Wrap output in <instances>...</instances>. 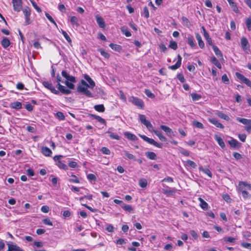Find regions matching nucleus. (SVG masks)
<instances>
[{
  "label": "nucleus",
  "mask_w": 251,
  "mask_h": 251,
  "mask_svg": "<svg viewBox=\"0 0 251 251\" xmlns=\"http://www.w3.org/2000/svg\"><path fill=\"white\" fill-rule=\"evenodd\" d=\"M61 75L63 77L66 79L64 83L65 84L67 87L69 89H74L75 88V85L74 83L76 82L75 77L69 75L67 72L65 70L62 71Z\"/></svg>",
  "instance_id": "obj_1"
},
{
  "label": "nucleus",
  "mask_w": 251,
  "mask_h": 251,
  "mask_svg": "<svg viewBox=\"0 0 251 251\" xmlns=\"http://www.w3.org/2000/svg\"><path fill=\"white\" fill-rule=\"evenodd\" d=\"M251 191V184L246 182L241 181L239 183V190L242 193V195L244 199H247L251 197L249 193L245 190V188Z\"/></svg>",
  "instance_id": "obj_3"
},
{
  "label": "nucleus",
  "mask_w": 251,
  "mask_h": 251,
  "mask_svg": "<svg viewBox=\"0 0 251 251\" xmlns=\"http://www.w3.org/2000/svg\"><path fill=\"white\" fill-rule=\"evenodd\" d=\"M125 156L128 159L130 160H135V157L132 154H131L127 152V151H124Z\"/></svg>",
  "instance_id": "obj_43"
},
{
  "label": "nucleus",
  "mask_w": 251,
  "mask_h": 251,
  "mask_svg": "<svg viewBox=\"0 0 251 251\" xmlns=\"http://www.w3.org/2000/svg\"><path fill=\"white\" fill-rule=\"evenodd\" d=\"M217 115L219 118L224 119L226 121H228L230 120V118L227 115L223 113L222 112H218Z\"/></svg>",
  "instance_id": "obj_34"
},
{
  "label": "nucleus",
  "mask_w": 251,
  "mask_h": 251,
  "mask_svg": "<svg viewBox=\"0 0 251 251\" xmlns=\"http://www.w3.org/2000/svg\"><path fill=\"white\" fill-rule=\"evenodd\" d=\"M98 50L100 52L101 55L105 58H108L109 57V54L108 52L105 51L103 49H100Z\"/></svg>",
  "instance_id": "obj_48"
},
{
  "label": "nucleus",
  "mask_w": 251,
  "mask_h": 251,
  "mask_svg": "<svg viewBox=\"0 0 251 251\" xmlns=\"http://www.w3.org/2000/svg\"><path fill=\"white\" fill-rule=\"evenodd\" d=\"M56 116L58 119L60 120H64L65 119V116L63 113L61 112H57L56 113Z\"/></svg>",
  "instance_id": "obj_56"
},
{
  "label": "nucleus",
  "mask_w": 251,
  "mask_h": 251,
  "mask_svg": "<svg viewBox=\"0 0 251 251\" xmlns=\"http://www.w3.org/2000/svg\"><path fill=\"white\" fill-rule=\"evenodd\" d=\"M89 88V85L84 80H81L79 84L77 86V91L79 93H82L86 96L89 98L93 97L92 93L88 89Z\"/></svg>",
  "instance_id": "obj_2"
},
{
  "label": "nucleus",
  "mask_w": 251,
  "mask_h": 251,
  "mask_svg": "<svg viewBox=\"0 0 251 251\" xmlns=\"http://www.w3.org/2000/svg\"><path fill=\"white\" fill-rule=\"evenodd\" d=\"M87 179L90 181H96L97 179L96 176L93 174H89L87 175Z\"/></svg>",
  "instance_id": "obj_44"
},
{
  "label": "nucleus",
  "mask_w": 251,
  "mask_h": 251,
  "mask_svg": "<svg viewBox=\"0 0 251 251\" xmlns=\"http://www.w3.org/2000/svg\"><path fill=\"white\" fill-rule=\"evenodd\" d=\"M41 152L46 156H50L52 154V151L47 147H42Z\"/></svg>",
  "instance_id": "obj_16"
},
{
  "label": "nucleus",
  "mask_w": 251,
  "mask_h": 251,
  "mask_svg": "<svg viewBox=\"0 0 251 251\" xmlns=\"http://www.w3.org/2000/svg\"><path fill=\"white\" fill-rule=\"evenodd\" d=\"M210 61L211 62L215 65L218 68L221 69L222 68V65L221 64L220 62L218 61V60L215 57V56H212L210 58Z\"/></svg>",
  "instance_id": "obj_20"
},
{
  "label": "nucleus",
  "mask_w": 251,
  "mask_h": 251,
  "mask_svg": "<svg viewBox=\"0 0 251 251\" xmlns=\"http://www.w3.org/2000/svg\"><path fill=\"white\" fill-rule=\"evenodd\" d=\"M1 44L3 48L6 49L9 46L10 42L7 37H4L1 41Z\"/></svg>",
  "instance_id": "obj_27"
},
{
  "label": "nucleus",
  "mask_w": 251,
  "mask_h": 251,
  "mask_svg": "<svg viewBox=\"0 0 251 251\" xmlns=\"http://www.w3.org/2000/svg\"><path fill=\"white\" fill-rule=\"evenodd\" d=\"M139 118L141 123L145 126L149 130L153 129V126L152 124L150 121L146 120V116L144 115L139 114Z\"/></svg>",
  "instance_id": "obj_5"
},
{
  "label": "nucleus",
  "mask_w": 251,
  "mask_h": 251,
  "mask_svg": "<svg viewBox=\"0 0 251 251\" xmlns=\"http://www.w3.org/2000/svg\"><path fill=\"white\" fill-rule=\"evenodd\" d=\"M199 169L200 171L202 172L203 173L207 175L210 178L212 176V174L211 171L207 168H204L202 166L199 167Z\"/></svg>",
  "instance_id": "obj_24"
},
{
  "label": "nucleus",
  "mask_w": 251,
  "mask_h": 251,
  "mask_svg": "<svg viewBox=\"0 0 251 251\" xmlns=\"http://www.w3.org/2000/svg\"><path fill=\"white\" fill-rule=\"evenodd\" d=\"M125 211L129 213H133L134 210L132 206L130 205L126 204L125 203L122 207Z\"/></svg>",
  "instance_id": "obj_33"
},
{
  "label": "nucleus",
  "mask_w": 251,
  "mask_h": 251,
  "mask_svg": "<svg viewBox=\"0 0 251 251\" xmlns=\"http://www.w3.org/2000/svg\"><path fill=\"white\" fill-rule=\"evenodd\" d=\"M208 121L213 124L214 126H215L217 127L220 128H224V126L219 123L216 119L215 118H210L208 119Z\"/></svg>",
  "instance_id": "obj_15"
},
{
  "label": "nucleus",
  "mask_w": 251,
  "mask_h": 251,
  "mask_svg": "<svg viewBox=\"0 0 251 251\" xmlns=\"http://www.w3.org/2000/svg\"><path fill=\"white\" fill-rule=\"evenodd\" d=\"M109 47L113 50L120 52L122 50V47L121 46L114 44L113 43H111L109 45Z\"/></svg>",
  "instance_id": "obj_36"
},
{
  "label": "nucleus",
  "mask_w": 251,
  "mask_h": 251,
  "mask_svg": "<svg viewBox=\"0 0 251 251\" xmlns=\"http://www.w3.org/2000/svg\"><path fill=\"white\" fill-rule=\"evenodd\" d=\"M108 132L110 134L109 136L111 138L116 140H119L120 139V136L117 134H115L112 132H110L109 131H108Z\"/></svg>",
  "instance_id": "obj_58"
},
{
  "label": "nucleus",
  "mask_w": 251,
  "mask_h": 251,
  "mask_svg": "<svg viewBox=\"0 0 251 251\" xmlns=\"http://www.w3.org/2000/svg\"><path fill=\"white\" fill-rule=\"evenodd\" d=\"M57 166L59 168L62 169L64 170L68 169V166L61 161H58L57 162Z\"/></svg>",
  "instance_id": "obj_45"
},
{
  "label": "nucleus",
  "mask_w": 251,
  "mask_h": 251,
  "mask_svg": "<svg viewBox=\"0 0 251 251\" xmlns=\"http://www.w3.org/2000/svg\"><path fill=\"white\" fill-rule=\"evenodd\" d=\"M61 33L63 34L64 38H65V39L68 41V43H70L72 42V40H71V38L70 37L69 35L67 34V33L65 31L62 29Z\"/></svg>",
  "instance_id": "obj_42"
},
{
  "label": "nucleus",
  "mask_w": 251,
  "mask_h": 251,
  "mask_svg": "<svg viewBox=\"0 0 251 251\" xmlns=\"http://www.w3.org/2000/svg\"><path fill=\"white\" fill-rule=\"evenodd\" d=\"M10 107L11 108L15 109L17 110L20 109L22 107V103L19 101H15L12 102L10 104Z\"/></svg>",
  "instance_id": "obj_25"
},
{
  "label": "nucleus",
  "mask_w": 251,
  "mask_h": 251,
  "mask_svg": "<svg viewBox=\"0 0 251 251\" xmlns=\"http://www.w3.org/2000/svg\"><path fill=\"white\" fill-rule=\"evenodd\" d=\"M160 128L164 131L167 134L168 133H171L172 132V129L168 126H166L165 125L160 126Z\"/></svg>",
  "instance_id": "obj_41"
},
{
  "label": "nucleus",
  "mask_w": 251,
  "mask_h": 251,
  "mask_svg": "<svg viewBox=\"0 0 251 251\" xmlns=\"http://www.w3.org/2000/svg\"><path fill=\"white\" fill-rule=\"evenodd\" d=\"M241 44L243 50L246 51L249 48V44L248 40L245 37H242L241 39Z\"/></svg>",
  "instance_id": "obj_14"
},
{
  "label": "nucleus",
  "mask_w": 251,
  "mask_h": 251,
  "mask_svg": "<svg viewBox=\"0 0 251 251\" xmlns=\"http://www.w3.org/2000/svg\"><path fill=\"white\" fill-rule=\"evenodd\" d=\"M56 87L58 90L64 94L68 95L71 93V91L68 89L64 86L62 85L60 83H57L56 84Z\"/></svg>",
  "instance_id": "obj_12"
},
{
  "label": "nucleus",
  "mask_w": 251,
  "mask_h": 251,
  "mask_svg": "<svg viewBox=\"0 0 251 251\" xmlns=\"http://www.w3.org/2000/svg\"><path fill=\"white\" fill-rule=\"evenodd\" d=\"M7 244L8 245L7 251H25L15 244L10 242L8 243Z\"/></svg>",
  "instance_id": "obj_11"
},
{
  "label": "nucleus",
  "mask_w": 251,
  "mask_h": 251,
  "mask_svg": "<svg viewBox=\"0 0 251 251\" xmlns=\"http://www.w3.org/2000/svg\"><path fill=\"white\" fill-rule=\"evenodd\" d=\"M229 144L231 147L236 148L238 147L239 145V143L236 139H232L228 141Z\"/></svg>",
  "instance_id": "obj_38"
},
{
  "label": "nucleus",
  "mask_w": 251,
  "mask_h": 251,
  "mask_svg": "<svg viewBox=\"0 0 251 251\" xmlns=\"http://www.w3.org/2000/svg\"><path fill=\"white\" fill-rule=\"evenodd\" d=\"M169 47L171 49L175 50L177 48V45L175 41H171L170 43Z\"/></svg>",
  "instance_id": "obj_59"
},
{
  "label": "nucleus",
  "mask_w": 251,
  "mask_h": 251,
  "mask_svg": "<svg viewBox=\"0 0 251 251\" xmlns=\"http://www.w3.org/2000/svg\"><path fill=\"white\" fill-rule=\"evenodd\" d=\"M95 18L99 26L101 28H104L105 26V24L103 19L99 15H96Z\"/></svg>",
  "instance_id": "obj_13"
},
{
  "label": "nucleus",
  "mask_w": 251,
  "mask_h": 251,
  "mask_svg": "<svg viewBox=\"0 0 251 251\" xmlns=\"http://www.w3.org/2000/svg\"><path fill=\"white\" fill-rule=\"evenodd\" d=\"M91 116L92 117H93L94 119L97 120L98 121H99L101 124H105V123H106L105 120L99 116H97V115H94V114H91Z\"/></svg>",
  "instance_id": "obj_39"
},
{
  "label": "nucleus",
  "mask_w": 251,
  "mask_h": 251,
  "mask_svg": "<svg viewBox=\"0 0 251 251\" xmlns=\"http://www.w3.org/2000/svg\"><path fill=\"white\" fill-rule=\"evenodd\" d=\"M199 200L200 201V206L203 210H206L208 209V204L201 198H199Z\"/></svg>",
  "instance_id": "obj_32"
},
{
  "label": "nucleus",
  "mask_w": 251,
  "mask_h": 251,
  "mask_svg": "<svg viewBox=\"0 0 251 251\" xmlns=\"http://www.w3.org/2000/svg\"><path fill=\"white\" fill-rule=\"evenodd\" d=\"M145 92L146 95L150 98H154L155 97V95L149 90H145Z\"/></svg>",
  "instance_id": "obj_61"
},
{
  "label": "nucleus",
  "mask_w": 251,
  "mask_h": 251,
  "mask_svg": "<svg viewBox=\"0 0 251 251\" xmlns=\"http://www.w3.org/2000/svg\"><path fill=\"white\" fill-rule=\"evenodd\" d=\"M181 65L178 62H176L174 65L169 66V69L172 70H176L180 67Z\"/></svg>",
  "instance_id": "obj_54"
},
{
  "label": "nucleus",
  "mask_w": 251,
  "mask_h": 251,
  "mask_svg": "<svg viewBox=\"0 0 251 251\" xmlns=\"http://www.w3.org/2000/svg\"><path fill=\"white\" fill-rule=\"evenodd\" d=\"M94 108L99 112H103L105 111L104 105L102 104L96 105L94 106Z\"/></svg>",
  "instance_id": "obj_31"
},
{
  "label": "nucleus",
  "mask_w": 251,
  "mask_h": 251,
  "mask_svg": "<svg viewBox=\"0 0 251 251\" xmlns=\"http://www.w3.org/2000/svg\"><path fill=\"white\" fill-rule=\"evenodd\" d=\"M227 1L229 3V5L232 8L233 10L236 13H238V8L236 3L234 2L233 0H227Z\"/></svg>",
  "instance_id": "obj_28"
},
{
  "label": "nucleus",
  "mask_w": 251,
  "mask_h": 251,
  "mask_svg": "<svg viewBox=\"0 0 251 251\" xmlns=\"http://www.w3.org/2000/svg\"><path fill=\"white\" fill-rule=\"evenodd\" d=\"M124 135L128 139H129L131 141H136L138 139L137 137L135 135H134L129 132H128V131H126L125 132H124Z\"/></svg>",
  "instance_id": "obj_17"
},
{
  "label": "nucleus",
  "mask_w": 251,
  "mask_h": 251,
  "mask_svg": "<svg viewBox=\"0 0 251 251\" xmlns=\"http://www.w3.org/2000/svg\"><path fill=\"white\" fill-rule=\"evenodd\" d=\"M139 185L142 188H145L147 185V181L145 179H141L139 180Z\"/></svg>",
  "instance_id": "obj_49"
},
{
  "label": "nucleus",
  "mask_w": 251,
  "mask_h": 251,
  "mask_svg": "<svg viewBox=\"0 0 251 251\" xmlns=\"http://www.w3.org/2000/svg\"><path fill=\"white\" fill-rule=\"evenodd\" d=\"M214 138L216 140V141L217 142L218 145L222 149H224L225 147V143H224L223 139L221 137L217 135H215Z\"/></svg>",
  "instance_id": "obj_18"
},
{
  "label": "nucleus",
  "mask_w": 251,
  "mask_h": 251,
  "mask_svg": "<svg viewBox=\"0 0 251 251\" xmlns=\"http://www.w3.org/2000/svg\"><path fill=\"white\" fill-rule=\"evenodd\" d=\"M222 81L225 84L229 83V80L226 74H224L222 76Z\"/></svg>",
  "instance_id": "obj_50"
},
{
  "label": "nucleus",
  "mask_w": 251,
  "mask_h": 251,
  "mask_svg": "<svg viewBox=\"0 0 251 251\" xmlns=\"http://www.w3.org/2000/svg\"><path fill=\"white\" fill-rule=\"evenodd\" d=\"M236 120L239 122H240L246 126L248 124H249V123H250V122L251 121V120H250V119L242 118H240V117H238L236 119Z\"/></svg>",
  "instance_id": "obj_35"
},
{
  "label": "nucleus",
  "mask_w": 251,
  "mask_h": 251,
  "mask_svg": "<svg viewBox=\"0 0 251 251\" xmlns=\"http://www.w3.org/2000/svg\"><path fill=\"white\" fill-rule=\"evenodd\" d=\"M163 193L168 196H174L176 192V189L175 188H170L167 186L165 189L162 190Z\"/></svg>",
  "instance_id": "obj_10"
},
{
  "label": "nucleus",
  "mask_w": 251,
  "mask_h": 251,
  "mask_svg": "<svg viewBox=\"0 0 251 251\" xmlns=\"http://www.w3.org/2000/svg\"><path fill=\"white\" fill-rule=\"evenodd\" d=\"M188 44L192 47L194 48L196 46V45L194 43V39L193 36L191 35H189L187 38Z\"/></svg>",
  "instance_id": "obj_30"
},
{
  "label": "nucleus",
  "mask_w": 251,
  "mask_h": 251,
  "mask_svg": "<svg viewBox=\"0 0 251 251\" xmlns=\"http://www.w3.org/2000/svg\"><path fill=\"white\" fill-rule=\"evenodd\" d=\"M235 75L237 78L240 79L242 82L246 84L248 86L251 88V81H250L249 79L246 77L242 74L238 72L235 73Z\"/></svg>",
  "instance_id": "obj_7"
},
{
  "label": "nucleus",
  "mask_w": 251,
  "mask_h": 251,
  "mask_svg": "<svg viewBox=\"0 0 251 251\" xmlns=\"http://www.w3.org/2000/svg\"><path fill=\"white\" fill-rule=\"evenodd\" d=\"M12 2L14 11L20 12L23 7L22 0H12Z\"/></svg>",
  "instance_id": "obj_9"
},
{
  "label": "nucleus",
  "mask_w": 251,
  "mask_h": 251,
  "mask_svg": "<svg viewBox=\"0 0 251 251\" xmlns=\"http://www.w3.org/2000/svg\"><path fill=\"white\" fill-rule=\"evenodd\" d=\"M182 24L187 27H189L191 25L189 20L184 16L182 17Z\"/></svg>",
  "instance_id": "obj_40"
},
{
  "label": "nucleus",
  "mask_w": 251,
  "mask_h": 251,
  "mask_svg": "<svg viewBox=\"0 0 251 251\" xmlns=\"http://www.w3.org/2000/svg\"><path fill=\"white\" fill-rule=\"evenodd\" d=\"M129 101L139 108H144V104L143 100L137 97L131 96L129 98Z\"/></svg>",
  "instance_id": "obj_4"
},
{
  "label": "nucleus",
  "mask_w": 251,
  "mask_h": 251,
  "mask_svg": "<svg viewBox=\"0 0 251 251\" xmlns=\"http://www.w3.org/2000/svg\"><path fill=\"white\" fill-rule=\"evenodd\" d=\"M153 131L155 134L158 136L160 140L161 141L166 142L167 141V138L164 135H163L161 131L156 130H153Z\"/></svg>",
  "instance_id": "obj_19"
},
{
  "label": "nucleus",
  "mask_w": 251,
  "mask_h": 251,
  "mask_svg": "<svg viewBox=\"0 0 251 251\" xmlns=\"http://www.w3.org/2000/svg\"><path fill=\"white\" fill-rule=\"evenodd\" d=\"M71 176L72 177H73V178H71V179H69V181L70 182L75 183H79V179L77 178V177L75 175H72Z\"/></svg>",
  "instance_id": "obj_52"
},
{
  "label": "nucleus",
  "mask_w": 251,
  "mask_h": 251,
  "mask_svg": "<svg viewBox=\"0 0 251 251\" xmlns=\"http://www.w3.org/2000/svg\"><path fill=\"white\" fill-rule=\"evenodd\" d=\"M70 21L72 24L75 25L76 26H78L79 25V24L78 23V19L76 17H71Z\"/></svg>",
  "instance_id": "obj_37"
},
{
  "label": "nucleus",
  "mask_w": 251,
  "mask_h": 251,
  "mask_svg": "<svg viewBox=\"0 0 251 251\" xmlns=\"http://www.w3.org/2000/svg\"><path fill=\"white\" fill-rule=\"evenodd\" d=\"M146 156L148 158L151 160H155L157 158L156 154L154 152L151 151L146 152Z\"/></svg>",
  "instance_id": "obj_29"
},
{
  "label": "nucleus",
  "mask_w": 251,
  "mask_h": 251,
  "mask_svg": "<svg viewBox=\"0 0 251 251\" xmlns=\"http://www.w3.org/2000/svg\"><path fill=\"white\" fill-rule=\"evenodd\" d=\"M23 13L25 17H28L30 16V10L28 8H25L23 10Z\"/></svg>",
  "instance_id": "obj_62"
},
{
  "label": "nucleus",
  "mask_w": 251,
  "mask_h": 251,
  "mask_svg": "<svg viewBox=\"0 0 251 251\" xmlns=\"http://www.w3.org/2000/svg\"><path fill=\"white\" fill-rule=\"evenodd\" d=\"M140 136L145 141L147 142L148 143L158 148H162V144H159L155 141L153 139L150 138L145 135H140Z\"/></svg>",
  "instance_id": "obj_6"
},
{
  "label": "nucleus",
  "mask_w": 251,
  "mask_h": 251,
  "mask_svg": "<svg viewBox=\"0 0 251 251\" xmlns=\"http://www.w3.org/2000/svg\"><path fill=\"white\" fill-rule=\"evenodd\" d=\"M41 210L42 212L47 213H48L50 210V208L47 205H44L42 206L41 208Z\"/></svg>",
  "instance_id": "obj_64"
},
{
  "label": "nucleus",
  "mask_w": 251,
  "mask_h": 251,
  "mask_svg": "<svg viewBox=\"0 0 251 251\" xmlns=\"http://www.w3.org/2000/svg\"><path fill=\"white\" fill-rule=\"evenodd\" d=\"M186 163L187 166H190L191 168H196L197 167V164L196 163L192 160H187L186 161Z\"/></svg>",
  "instance_id": "obj_46"
},
{
  "label": "nucleus",
  "mask_w": 251,
  "mask_h": 251,
  "mask_svg": "<svg viewBox=\"0 0 251 251\" xmlns=\"http://www.w3.org/2000/svg\"><path fill=\"white\" fill-rule=\"evenodd\" d=\"M213 50L215 53V54L220 58V59L224 60L223 57V54L221 50L219 49V48L216 46H213Z\"/></svg>",
  "instance_id": "obj_22"
},
{
  "label": "nucleus",
  "mask_w": 251,
  "mask_h": 251,
  "mask_svg": "<svg viewBox=\"0 0 251 251\" xmlns=\"http://www.w3.org/2000/svg\"><path fill=\"white\" fill-rule=\"evenodd\" d=\"M46 17L53 24L57 26L56 23H55V21L53 20V19L51 17V16L48 13H45Z\"/></svg>",
  "instance_id": "obj_53"
},
{
  "label": "nucleus",
  "mask_w": 251,
  "mask_h": 251,
  "mask_svg": "<svg viewBox=\"0 0 251 251\" xmlns=\"http://www.w3.org/2000/svg\"><path fill=\"white\" fill-rule=\"evenodd\" d=\"M191 96L193 100L194 101L198 100L201 98V95L196 93H192L191 94Z\"/></svg>",
  "instance_id": "obj_47"
},
{
  "label": "nucleus",
  "mask_w": 251,
  "mask_h": 251,
  "mask_svg": "<svg viewBox=\"0 0 251 251\" xmlns=\"http://www.w3.org/2000/svg\"><path fill=\"white\" fill-rule=\"evenodd\" d=\"M196 37L198 40L199 47L201 49H203L204 47V43L202 40L201 36L199 33H196Z\"/></svg>",
  "instance_id": "obj_26"
},
{
  "label": "nucleus",
  "mask_w": 251,
  "mask_h": 251,
  "mask_svg": "<svg viewBox=\"0 0 251 251\" xmlns=\"http://www.w3.org/2000/svg\"><path fill=\"white\" fill-rule=\"evenodd\" d=\"M101 151L104 154L109 155L111 153L109 149L106 147H102L101 149Z\"/></svg>",
  "instance_id": "obj_57"
},
{
  "label": "nucleus",
  "mask_w": 251,
  "mask_h": 251,
  "mask_svg": "<svg viewBox=\"0 0 251 251\" xmlns=\"http://www.w3.org/2000/svg\"><path fill=\"white\" fill-rule=\"evenodd\" d=\"M241 246L246 249L251 250V244L246 242H243L241 243Z\"/></svg>",
  "instance_id": "obj_63"
},
{
  "label": "nucleus",
  "mask_w": 251,
  "mask_h": 251,
  "mask_svg": "<svg viewBox=\"0 0 251 251\" xmlns=\"http://www.w3.org/2000/svg\"><path fill=\"white\" fill-rule=\"evenodd\" d=\"M120 29L122 33L124 34L126 37H129L131 36V34L127 27L123 26L121 27Z\"/></svg>",
  "instance_id": "obj_23"
},
{
  "label": "nucleus",
  "mask_w": 251,
  "mask_h": 251,
  "mask_svg": "<svg viewBox=\"0 0 251 251\" xmlns=\"http://www.w3.org/2000/svg\"><path fill=\"white\" fill-rule=\"evenodd\" d=\"M42 84L45 87L50 90L51 93L56 95L59 93V91L56 90L50 82L45 81L42 82Z\"/></svg>",
  "instance_id": "obj_8"
},
{
  "label": "nucleus",
  "mask_w": 251,
  "mask_h": 251,
  "mask_svg": "<svg viewBox=\"0 0 251 251\" xmlns=\"http://www.w3.org/2000/svg\"><path fill=\"white\" fill-rule=\"evenodd\" d=\"M84 78L86 79L89 83V88H93L95 86V82L92 79V78L87 74L84 75Z\"/></svg>",
  "instance_id": "obj_21"
},
{
  "label": "nucleus",
  "mask_w": 251,
  "mask_h": 251,
  "mask_svg": "<svg viewBox=\"0 0 251 251\" xmlns=\"http://www.w3.org/2000/svg\"><path fill=\"white\" fill-rule=\"evenodd\" d=\"M246 25L249 31L251 30V18L250 17L246 20Z\"/></svg>",
  "instance_id": "obj_55"
},
{
  "label": "nucleus",
  "mask_w": 251,
  "mask_h": 251,
  "mask_svg": "<svg viewBox=\"0 0 251 251\" xmlns=\"http://www.w3.org/2000/svg\"><path fill=\"white\" fill-rule=\"evenodd\" d=\"M30 1L31 2L32 6L38 12H41L42 11L41 8L37 6L36 2L34 0H30Z\"/></svg>",
  "instance_id": "obj_51"
},
{
  "label": "nucleus",
  "mask_w": 251,
  "mask_h": 251,
  "mask_svg": "<svg viewBox=\"0 0 251 251\" xmlns=\"http://www.w3.org/2000/svg\"><path fill=\"white\" fill-rule=\"evenodd\" d=\"M193 125L196 127L199 128H203V125L202 123L198 122V121H194Z\"/></svg>",
  "instance_id": "obj_60"
}]
</instances>
